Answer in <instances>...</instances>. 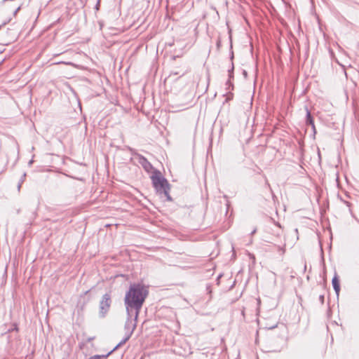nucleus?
I'll use <instances>...</instances> for the list:
<instances>
[{"label": "nucleus", "mask_w": 359, "mask_h": 359, "mask_svg": "<svg viewBox=\"0 0 359 359\" xmlns=\"http://www.w3.org/2000/svg\"><path fill=\"white\" fill-rule=\"evenodd\" d=\"M152 183L157 191H163L165 195H168L166 188L168 182L165 179L161 177L159 172L155 171L151 176Z\"/></svg>", "instance_id": "nucleus-3"}, {"label": "nucleus", "mask_w": 359, "mask_h": 359, "mask_svg": "<svg viewBox=\"0 0 359 359\" xmlns=\"http://www.w3.org/2000/svg\"><path fill=\"white\" fill-rule=\"evenodd\" d=\"M13 331H18V325L16 324H14L13 325V327H11V329H9L8 330V332H11Z\"/></svg>", "instance_id": "nucleus-9"}, {"label": "nucleus", "mask_w": 359, "mask_h": 359, "mask_svg": "<svg viewBox=\"0 0 359 359\" xmlns=\"http://www.w3.org/2000/svg\"><path fill=\"white\" fill-rule=\"evenodd\" d=\"M255 231H256V230H255H255H253V231H252V233H255Z\"/></svg>", "instance_id": "nucleus-14"}, {"label": "nucleus", "mask_w": 359, "mask_h": 359, "mask_svg": "<svg viewBox=\"0 0 359 359\" xmlns=\"http://www.w3.org/2000/svg\"><path fill=\"white\" fill-rule=\"evenodd\" d=\"M18 32L15 29L4 28L0 31V41L4 45H8L14 41L18 37Z\"/></svg>", "instance_id": "nucleus-2"}, {"label": "nucleus", "mask_w": 359, "mask_h": 359, "mask_svg": "<svg viewBox=\"0 0 359 359\" xmlns=\"http://www.w3.org/2000/svg\"><path fill=\"white\" fill-rule=\"evenodd\" d=\"M21 184H22V182L19 183V184L18 185V190H20V189L21 187Z\"/></svg>", "instance_id": "nucleus-12"}, {"label": "nucleus", "mask_w": 359, "mask_h": 359, "mask_svg": "<svg viewBox=\"0 0 359 359\" xmlns=\"http://www.w3.org/2000/svg\"><path fill=\"white\" fill-rule=\"evenodd\" d=\"M232 76H232V73H231V71H229V78L231 79Z\"/></svg>", "instance_id": "nucleus-13"}, {"label": "nucleus", "mask_w": 359, "mask_h": 359, "mask_svg": "<svg viewBox=\"0 0 359 359\" xmlns=\"http://www.w3.org/2000/svg\"><path fill=\"white\" fill-rule=\"evenodd\" d=\"M226 85L231 86H232V83H231L230 80H229L227 82H226Z\"/></svg>", "instance_id": "nucleus-11"}, {"label": "nucleus", "mask_w": 359, "mask_h": 359, "mask_svg": "<svg viewBox=\"0 0 359 359\" xmlns=\"http://www.w3.org/2000/svg\"><path fill=\"white\" fill-rule=\"evenodd\" d=\"M306 121L309 124L312 125L314 127L313 121L311 117V113L309 110H307V113H306Z\"/></svg>", "instance_id": "nucleus-8"}, {"label": "nucleus", "mask_w": 359, "mask_h": 359, "mask_svg": "<svg viewBox=\"0 0 359 359\" xmlns=\"http://www.w3.org/2000/svg\"><path fill=\"white\" fill-rule=\"evenodd\" d=\"M148 295L147 289L141 284H133L130 286L129 290L126 292L125 297V304L128 315L131 309H134L135 312V319L142 306V304Z\"/></svg>", "instance_id": "nucleus-1"}, {"label": "nucleus", "mask_w": 359, "mask_h": 359, "mask_svg": "<svg viewBox=\"0 0 359 359\" xmlns=\"http://www.w3.org/2000/svg\"><path fill=\"white\" fill-rule=\"evenodd\" d=\"M139 163L143 167V168L148 172L153 169L152 165L144 156H140Z\"/></svg>", "instance_id": "nucleus-6"}, {"label": "nucleus", "mask_w": 359, "mask_h": 359, "mask_svg": "<svg viewBox=\"0 0 359 359\" xmlns=\"http://www.w3.org/2000/svg\"><path fill=\"white\" fill-rule=\"evenodd\" d=\"M111 297L109 294L103 295L102 300L100 302V313L102 316L108 312L111 306Z\"/></svg>", "instance_id": "nucleus-4"}, {"label": "nucleus", "mask_w": 359, "mask_h": 359, "mask_svg": "<svg viewBox=\"0 0 359 359\" xmlns=\"http://www.w3.org/2000/svg\"><path fill=\"white\" fill-rule=\"evenodd\" d=\"M332 283L336 294L339 295L340 291V285L339 280L337 273L334 274V276L333 277L332 280Z\"/></svg>", "instance_id": "nucleus-7"}, {"label": "nucleus", "mask_w": 359, "mask_h": 359, "mask_svg": "<svg viewBox=\"0 0 359 359\" xmlns=\"http://www.w3.org/2000/svg\"><path fill=\"white\" fill-rule=\"evenodd\" d=\"M278 251L280 252L281 255H283L284 252H285V248H284V246L283 247H280V246H278Z\"/></svg>", "instance_id": "nucleus-10"}, {"label": "nucleus", "mask_w": 359, "mask_h": 359, "mask_svg": "<svg viewBox=\"0 0 359 359\" xmlns=\"http://www.w3.org/2000/svg\"><path fill=\"white\" fill-rule=\"evenodd\" d=\"M131 333L126 337L121 342H120L112 351H109L106 355H95L93 356L90 357L88 359H107V358L119 346L124 344L126 341H128L130 337Z\"/></svg>", "instance_id": "nucleus-5"}]
</instances>
